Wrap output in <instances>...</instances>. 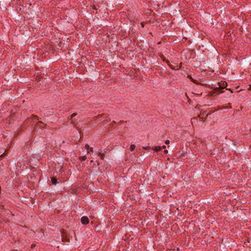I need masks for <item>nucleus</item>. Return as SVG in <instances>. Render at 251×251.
<instances>
[{
    "label": "nucleus",
    "instance_id": "7ed1b4c3",
    "mask_svg": "<svg viewBox=\"0 0 251 251\" xmlns=\"http://www.w3.org/2000/svg\"><path fill=\"white\" fill-rule=\"evenodd\" d=\"M192 82H193L194 83L197 84H200L201 85H207V84L205 83L204 80L199 81V80H201V79H191Z\"/></svg>",
    "mask_w": 251,
    "mask_h": 251
},
{
    "label": "nucleus",
    "instance_id": "423d86ee",
    "mask_svg": "<svg viewBox=\"0 0 251 251\" xmlns=\"http://www.w3.org/2000/svg\"><path fill=\"white\" fill-rule=\"evenodd\" d=\"M51 181L53 185H56L58 182L57 178L54 177L51 178Z\"/></svg>",
    "mask_w": 251,
    "mask_h": 251
},
{
    "label": "nucleus",
    "instance_id": "1a4fd4ad",
    "mask_svg": "<svg viewBox=\"0 0 251 251\" xmlns=\"http://www.w3.org/2000/svg\"><path fill=\"white\" fill-rule=\"evenodd\" d=\"M44 125V123H43L42 121H38L37 123V125L41 127H43V126Z\"/></svg>",
    "mask_w": 251,
    "mask_h": 251
},
{
    "label": "nucleus",
    "instance_id": "2eb2a0df",
    "mask_svg": "<svg viewBox=\"0 0 251 251\" xmlns=\"http://www.w3.org/2000/svg\"><path fill=\"white\" fill-rule=\"evenodd\" d=\"M85 147L87 150H88L89 148H90L88 144H86Z\"/></svg>",
    "mask_w": 251,
    "mask_h": 251
},
{
    "label": "nucleus",
    "instance_id": "0eeeda50",
    "mask_svg": "<svg viewBox=\"0 0 251 251\" xmlns=\"http://www.w3.org/2000/svg\"><path fill=\"white\" fill-rule=\"evenodd\" d=\"M62 241L63 242H69L70 241V239L68 237H64L63 236L62 237Z\"/></svg>",
    "mask_w": 251,
    "mask_h": 251
},
{
    "label": "nucleus",
    "instance_id": "9b49d317",
    "mask_svg": "<svg viewBox=\"0 0 251 251\" xmlns=\"http://www.w3.org/2000/svg\"><path fill=\"white\" fill-rule=\"evenodd\" d=\"M135 148V146L133 144H132L130 146L129 150L131 151H132L134 150Z\"/></svg>",
    "mask_w": 251,
    "mask_h": 251
},
{
    "label": "nucleus",
    "instance_id": "a211bd4d",
    "mask_svg": "<svg viewBox=\"0 0 251 251\" xmlns=\"http://www.w3.org/2000/svg\"><path fill=\"white\" fill-rule=\"evenodd\" d=\"M169 143H170V141L169 140H167L165 141V144H166L167 145V144H169Z\"/></svg>",
    "mask_w": 251,
    "mask_h": 251
},
{
    "label": "nucleus",
    "instance_id": "aec40b11",
    "mask_svg": "<svg viewBox=\"0 0 251 251\" xmlns=\"http://www.w3.org/2000/svg\"><path fill=\"white\" fill-rule=\"evenodd\" d=\"M248 89H249V90H251V85H249V87Z\"/></svg>",
    "mask_w": 251,
    "mask_h": 251
},
{
    "label": "nucleus",
    "instance_id": "39448f33",
    "mask_svg": "<svg viewBox=\"0 0 251 251\" xmlns=\"http://www.w3.org/2000/svg\"><path fill=\"white\" fill-rule=\"evenodd\" d=\"M208 115V114H206L204 112L201 113L200 115H199V117L201 119L205 118L206 117H207Z\"/></svg>",
    "mask_w": 251,
    "mask_h": 251
},
{
    "label": "nucleus",
    "instance_id": "f8f14e48",
    "mask_svg": "<svg viewBox=\"0 0 251 251\" xmlns=\"http://www.w3.org/2000/svg\"><path fill=\"white\" fill-rule=\"evenodd\" d=\"M79 159L81 161H84L86 160V155H84V156H80L79 157Z\"/></svg>",
    "mask_w": 251,
    "mask_h": 251
},
{
    "label": "nucleus",
    "instance_id": "6e6552de",
    "mask_svg": "<svg viewBox=\"0 0 251 251\" xmlns=\"http://www.w3.org/2000/svg\"><path fill=\"white\" fill-rule=\"evenodd\" d=\"M98 155H99V157H100V158L102 160L104 159V153H102V152H99Z\"/></svg>",
    "mask_w": 251,
    "mask_h": 251
},
{
    "label": "nucleus",
    "instance_id": "ddd939ff",
    "mask_svg": "<svg viewBox=\"0 0 251 251\" xmlns=\"http://www.w3.org/2000/svg\"><path fill=\"white\" fill-rule=\"evenodd\" d=\"M77 115V113H73L71 116H70V120H72V119L76 115Z\"/></svg>",
    "mask_w": 251,
    "mask_h": 251
},
{
    "label": "nucleus",
    "instance_id": "dca6fc26",
    "mask_svg": "<svg viewBox=\"0 0 251 251\" xmlns=\"http://www.w3.org/2000/svg\"><path fill=\"white\" fill-rule=\"evenodd\" d=\"M32 116L33 117L36 118L37 120H38V119H39V118H38V116H36V115H32Z\"/></svg>",
    "mask_w": 251,
    "mask_h": 251
},
{
    "label": "nucleus",
    "instance_id": "4be33fe9",
    "mask_svg": "<svg viewBox=\"0 0 251 251\" xmlns=\"http://www.w3.org/2000/svg\"><path fill=\"white\" fill-rule=\"evenodd\" d=\"M112 123H113L114 124H116V122L114 121H112Z\"/></svg>",
    "mask_w": 251,
    "mask_h": 251
},
{
    "label": "nucleus",
    "instance_id": "b1692460",
    "mask_svg": "<svg viewBox=\"0 0 251 251\" xmlns=\"http://www.w3.org/2000/svg\"><path fill=\"white\" fill-rule=\"evenodd\" d=\"M226 90H228V89H226ZM229 91H230V92H231V93H232V92H232V90H231L230 89H229Z\"/></svg>",
    "mask_w": 251,
    "mask_h": 251
},
{
    "label": "nucleus",
    "instance_id": "20e7f679",
    "mask_svg": "<svg viewBox=\"0 0 251 251\" xmlns=\"http://www.w3.org/2000/svg\"><path fill=\"white\" fill-rule=\"evenodd\" d=\"M81 222L83 225H87L89 223V220L87 216H83L81 218Z\"/></svg>",
    "mask_w": 251,
    "mask_h": 251
},
{
    "label": "nucleus",
    "instance_id": "f257e3e1",
    "mask_svg": "<svg viewBox=\"0 0 251 251\" xmlns=\"http://www.w3.org/2000/svg\"><path fill=\"white\" fill-rule=\"evenodd\" d=\"M219 87H217L216 89V91L220 93H222L223 92L222 91V89L226 88L227 86V83L226 81H221V82H218Z\"/></svg>",
    "mask_w": 251,
    "mask_h": 251
},
{
    "label": "nucleus",
    "instance_id": "5701e85b",
    "mask_svg": "<svg viewBox=\"0 0 251 251\" xmlns=\"http://www.w3.org/2000/svg\"><path fill=\"white\" fill-rule=\"evenodd\" d=\"M162 148H163V149H165V148H166V146H165V145L163 146H162Z\"/></svg>",
    "mask_w": 251,
    "mask_h": 251
},
{
    "label": "nucleus",
    "instance_id": "6ab92c4d",
    "mask_svg": "<svg viewBox=\"0 0 251 251\" xmlns=\"http://www.w3.org/2000/svg\"><path fill=\"white\" fill-rule=\"evenodd\" d=\"M35 247V244H32L31 245V248H33L34 247Z\"/></svg>",
    "mask_w": 251,
    "mask_h": 251
},
{
    "label": "nucleus",
    "instance_id": "9d476101",
    "mask_svg": "<svg viewBox=\"0 0 251 251\" xmlns=\"http://www.w3.org/2000/svg\"><path fill=\"white\" fill-rule=\"evenodd\" d=\"M153 150L155 151H159L161 150V147L160 146H156L154 148Z\"/></svg>",
    "mask_w": 251,
    "mask_h": 251
},
{
    "label": "nucleus",
    "instance_id": "393cba45",
    "mask_svg": "<svg viewBox=\"0 0 251 251\" xmlns=\"http://www.w3.org/2000/svg\"><path fill=\"white\" fill-rule=\"evenodd\" d=\"M123 122H124V121H120V123H123Z\"/></svg>",
    "mask_w": 251,
    "mask_h": 251
},
{
    "label": "nucleus",
    "instance_id": "f03ea898",
    "mask_svg": "<svg viewBox=\"0 0 251 251\" xmlns=\"http://www.w3.org/2000/svg\"><path fill=\"white\" fill-rule=\"evenodd\" d=\"M162 60H163V61L164 62L168 64V65L169 66V67L171 69H176V70H178V69H179V67L177 65H176V64H175L174 65L171 64L170 63V61H169V60L166 59L165 57H163L162 58Z\"/></svg>",
    "mask_w": 251,
    "mask_h": 251
},
{
    "label": "nucleus",
    "instance_id": "f3484780",
    "mask_svg": "<svg viewBox=\"0 0 251 251\" xmlns=\"http://www.w3.org/2000/svg\"><path fill=\"white\" fill-rule=\"evenodd\" d=\"M143 148L145 150H148V149H150V146H147V147H144Z\"/></svg>",
    "mask_w": 251,
    "mask_h": 251
},
{
    "label": "nucleus",
    "instance_id": "412c9836",
    "mask_svg": "<svg viewBox=\"0 0 251 251\" xmlns=\"http://www.w3.org/2000/svg\"><path fill=\"white\" fill-rule=\"evenodd\" d=\"M164 153H168V151H167V150H165V151H164Z\"/></svg>",
    "mask_w": 251,
    "mask_h": 251
},
{
    "label": "nucleus",
    "instance_id": "4468645a",
    "mask_svg": "<svg viewBox=\"0 0 251 251\" xmlns=\"http://www.w3.org/2000/svg\"><path fill=\"white\" fill-rule=\"evenodd\" d=\"M87 151L88 152H93V148H91V147L90 148V147L89 148L88 150H87Z\"/></svg>",
    "mask_w": 251,
    "mask_h": 251
}]
</instances>
